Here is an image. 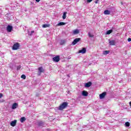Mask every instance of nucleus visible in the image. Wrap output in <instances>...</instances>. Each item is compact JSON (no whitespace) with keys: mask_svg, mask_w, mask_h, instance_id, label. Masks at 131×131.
<instances>
[{"mask_svg":"<svg viewBox=\"0 0 131 131\" xmlns=\"http://www.w3.org/2000/svg\"><path fill=\"white\" fill-rule=\"evenodd\" d=\"M38 125L39 126H43V125H45V123H43V122H39L38 123Z\"/></svg>","mask_w":131,"mask_h":131,"instance_id":"a211bd4d","label":"nucleus"},{"mask_svg":"<svg viewBox=\"0 0 131 131\" xmlns=\"http://www.w3.org/2000/svg\"><path fill=\"white\" fill-rule=\"evenodd\" d=\"M73 33L74 35L78 34L79 33V30L78 29L75 30L73 31Z\"/></svg>","mask_w":131,"mask_h":131,"instance_id":"2eb2a0df","label":"nucleus"},{"mask_svg":"<svg viewBox=\"0 0 131 131\" xmlns=\"http://www.w3.org/2000/svg\"><path fill=\"white\" fill-rule=\"evenodd\" d=\"M81 38H75L73 41L72 42V45L73 46H75V44L77 43V42H78V41H79L80 40H81Z\"/></svg>","mask_w":131,"mask_h":131,"instance_id":"20e7f679","label":"nucleus"},{"mask_svg":"<svg viewBox=\"0 0 131 131\" xmlns=\"http://www.w3.org/2000/svg\"><path fill=\"white\" fill-rule=\"evenodd\" d=\"M105 96H106V92H103L99 95V98L100 99H104V98H105Z\"/></svg>","mask_w":131,"mask_h":131,"instance_id":"9b49d317","label":"nucleus"},{"mask_svg":"<svg viewBox=\"0 0 131 131\" xmlns=\"http://www.w3.org/2000/svg\"><path fill=\"white\" fill-rule=\"evenodd\" d=\"M25 120H26V118H25V117H21L20 118V122H21V123L24 122V121H25Z\"/></svg>","mask_w":131,"mask_h":131,"instance_id":"aec40b11","label":"nucleus"},{"mask_svg":"<svg viewBox=\"0 0 131 131\" xmlns=\"http://www.w3.org/2000/svg\"><path fill=\"white\" fill-rule=\"evenodd\" d=\"M31 33H32H32H34V31H32L31 32Z\"/></svg>","mask_w":131,"mask_h":131,"instance_id":"473e14b6","label":"nucleus"},{"mask_svg":"<svg viewBox=\"0 0 131 131\" xmlns=\"http://www.w3.org/2000/svg\"><path fill=\"white\" fill-rule=\"evenodd\" d=\"M125 126H127V127L129 126V125H130L129 122H126L125 123Z\"/></svg>","mask_w":131,"mask_h":131,"instance_id":"393cba45","label":"nucleus"},{"mask_svg":"<svg viewBox=\"0 0 131 131\" xmlns=\"http://www.w3.org/2000/svg\"><path fill=\"white\" fill-rule=\"evenodd\" d=\"M21 69V66H18L17 68V70H20Z\"/></svg>","mask_w":131,"mask_h":131,"instance_id":"bb28decb","label":"nucleus"},{"mask_svg":"<svg viewBox=\"0 0 131 131\" xmlns=\"http://www.w3.org/2000/svg\"><path fill=\"white\" fill-rule=\"evenodd\" d=\"M104 15H110V11L106 10L104 11Z\"/></svg>","mask_w":131,"mask_h":131,"instance_id":"f3484780","label":"nucleus"},{"mask_svg":"<svg viewBox=\"0 0 131 131\" xmlns=\"http://www.w3.org/2000/svg\"><path fill=\"white\" fill-rule=\"evenodd\" d=\"M43 28H47V27H49V25L45 24L42 26Z\"/></svg>","mask_w":131,"mask_h":131,"instance_id":"b1692460","label":"nucleus"},{"mask_svg":"<svg viewBox=\"0 0 131 131\" xmlns=\"http://www.w3.org/2000/svg\"><path fill=\"white\" fill-rule=\"evenodd\" d=\"M12 30H13V26L8 25L7 27V31L8 32H11Z\"/></svg>","mask_w":131,"mask_h":131,"instance_id":"423d86ee","label":"nucleus"},{"mask_svg":"<svg viewBox=\"0 0 131 131\" xmlns=\"http://www.w3.org/2000/svg\"><path fill=\"white\" fill-rule=\"evenodd\" d=\"M53 61H54V62H59L60 61V56H56L55 57H53Z\"/></svg>","mask_w":131,"mask_h":131,"instance_id":"0eeeda50","label":"nucleus"},{"mask_svg":"<svg viewBox=\"0 0 131 131\" xmlns=\"http://www.w3.org/2000/svg\"><path fill=\"white\" fill-rule=\"evenodd\" d=\"M62 25H66V23L60 22L56 25V26H62Z\"/></svg>","mask_w":131,"mask_h":131,"instance_id":"ddd939ff","label":"nucleus"},{"mask_svg":"<svg viewBox=\"0 0 131 131\" xmlns=\"http://www.w3.org/2000/svg\"><path fill=\"white\" fill-rule=\"evenodd\" d=\"M82 95L84 97H88V96H89V93L85 91H83L82 92Z\"/></svg>","mask_w":131,"mask_h":131,"instance_id":"f8f14e48","label":"nucleus"},{"mask_svg":"<svg viewBox=\"0 0 131 131\" xmlns=\"http://www.w3.org/2000/svg\"><path fill=\"white\" fill-rule=\"evenodd\" d=\"M93 2V0H87V3H91Z\"/></svg>","mask_w":131,"mask_h":131,"instance_id":"cd10ccee","label":"nucleus"},{"mask_svg":"<svg viewBox=\"0 0 131 131\" xmlns=\"http://www.w3.org/2000/svg\"><path fill=\"white\" fill-rule=\"evenodd\" d=\"M66 15H67V12H63V16H62V19L63 20H65V19H66V17H67Z\"/></svg>","mask_w":131,"mask_h":131,"instance_id":"dca6fc26","label":"nucleus"},{"mask_svg":"<svg viewBox=\"0 0 131 131\" xmlns=\"http://www.w3.org/2000/svg\"><path fill=\"white\" fill-rule=\"evenodd\" d=\"M19 48H20V44L18 42H16L14 44L12 47V50H13V51H16V50H18Z\"/></svg>","mask_w":131,"mask_h":131,"instance_id":"f03ea898","label":"nucleus"},{"mask_svg":"<svg viewBox=\"0 0 131 131\" xmlns=\"http://www.w3.org/2000/svg\"><path fill=\"white\" fill-rule=\"evenodd\" d=\"M113 32V30H110L106 31V34H110L111 33H112Z\"/></svg>","mask_w":131,"mask_h":131,"instance_id":"412c9836","label":"nucleus"},{"mask_svg":"<svg viewBox=\"0 0 131 131\" xmlns=\"http://www.w3.org/2000/svg\"><path fill=\"white\" fill-rule=\"evenodd\" d=\"M109 53H110V51L106 50V51H103V55H108V54H109Z\"/></svg>","mask_w":131,"mask_h":131,"instance_id":"6ab92c4d","label":"nucleus"},{"mask_svg":"<svg viewBox=\"0 0 131 131\" xmlns=\"http://www.w3.org/2000/svg\"><path fill=\"white\" fill-rule=\"evenodd\" d=\"M18 103L15 102L12 104L11 108L12 110H15V109H16L18 107Z\"/></svg>","mask_w":131,"mask_h":131,"instance_id":"6e6552de","label":"nucleus"},{"mask_svg":"<svg viewBox=\"0 0 131 131\" xmlns=\"http://www.w3.org/2000/svg\"><path fill=\"white\" fill-rule=\"evenodd\" d=\"M86 53V49L85 48H83L81 50H79V54H85Z\"/></svg>","mask_w":131,"mask_h":131,"instance_id":"39448f33","label":"nucleus"},{"mask_svg":"<svg viewBox=\"0 0 131 131\" xmlns=\"http://www.w3.org/2000/svg\"><path fill=\"white\" fill-rule=\"evenodd\" d=\"M128 41H131V38H128L127 39Z\"/></svg>","mask_w":131,"mask_h":131,"instance_id":"7c9ffc66","label":"nucleus"},{"mask_svg":"<svg viewBox=\"0 0 131 131\" xmlns=\"http://www.w3.org/2000/svg\"><path fill=\"white\" fill-rule=\"evenodd\" d=\"M67 106H68V103L64 102L58 107V110H63L65 109Z\"/></svg>","mask_w":131,"mask_h":131,"instance_id":"f257e3e1","label":"nucleus"},{"mask_svg":"<svg viewBox=\"0 0 131 131\" xmlns=\"http://www.w3.org/2000/svg\"><path fill=\"white\" fill-rule=\"evenodd\" d=\"M3 97V94L0 93V99H1Z\"/></svg>","mask_w":131,"mask_h":131,"instance_id":"c756f323","label":"nucleus"},{"mask_svg":"<svg viewBox=\"0 0 131 131\" xmlns=\"http://www.w3.org/2000/svg\"><path fill=\"white\" fill-rule=\"evenodd\" d=\"M28 34H29V35H30V36H31V35H32V33H31V32H28Z\"/></svg>","mask_w":131,"mask_h":131,"instance_id":"c85d7f7f","label":"nucleus"},{"mask_svg":"<svg viewBox=\"0 0 131 131\" xmlns=\"http://www.w3.org/2000/svg\"><path fill=\"white\" fill-rule=\"evenodd\" d=\"M91 85H92V82H89L85 83V88H90V86H91Z\"/></svg>","mask_w":131,"mask_h":131,"instance_id":"4468645a","label":"nucleus"},{"mask_svg":"<svg viewBox=\"0 0 131 131\" xmlns=\"http://www.w3.org/2000/svg\"><path fill=\"white\" fill-rule=\"evenodd\" d=\"M129 105H130V107H131V101H130V102H129Z\"/></svg>","mask_w":131,"mask_h":131,"instance_id":"72a5a7b5","label":"nucleus"},{"mask_svg":"<svg viewBox=\"0 0 131 131\" xmlns=\"http://www.w3.org/2000/svg\"><path fill=\"white\" fill-rule=\"evenodd\" d=\"M68 76L69 77V75H68Z\"/></svg>","mask_w":131,"mask_h":131,"instance_id":"c9c22d12","label":"nucleus"},{"mask_svg":"<svg viewBox=\"0 0 131 131\" xmlns=\"http://www.w3.org/2000/svg\"><path fill=\"white\" fill-rule=\"evenodd\" d=\"M37 3H39L40 2V0H35Z\"/></svg>","mask_w":131,"mask_h":131,"instance_id":"2f4dec72","label":"nucleus"},{"mask_svg":"<svg viewBox=\"0 0 131 131\" xmlns=\"http://www.w3.org/2000/svg\"><path fill=\"white\" fill-rule=\"evenodd\" d=\"M95 4H98V1H96Z\"/></svg>","mask_w":131,"mask_h":131,"instance_id":"f704fd0d","label":"nucleus"},{"mask_svg":"<svg viewBox=\"0 0 131 131\" xmlns=\"http://www.w3.org/2000/svg\"><path fill=\"white\" fill-rule=\"evenodd\" d=\"M109 40V43L110 46H115L116 42H115V40Z\"/></svg>","mask_w":131,"mask_h":131,"instance_id":"1a4fd4ad","label":"nucleus"},{"mask_svg":"<svg viewBox=\"0 0 131 131\" xmlns=\"http://www.w3.org/2000/svg\"><path fill=\"white\" fill-rule=\"evenodd\" d=\"M88 35H89V37H94V35L92 34L90 32L88 33Z\"/></svg>","mask_w":131,"mask_h":131,"instance_id":"5701e85b","label":"nucleus"},{"mask_svg":"<svg viewBox=\"0 0 131 131\" xmlns=\"http://www.w3.org/2000/svg\"><path fill=\"white\" fill-rule=\"evenodd\" d=\"M21 78H23V79H25L26 78V76H25V75H22L21 76Z\"/></svg>","mask_w":131,"mask_h":131,"instance_id":"a878e982","label":"nucleus"},{"mask_svg":"<svg viewBox=\"0 0 131 131\" xmlns=\"http://www.w3.org/2000/svg\"><path fill=\"white\" fill-rule=\"evenodd\" d=\"M43 68H42V67H40L38 68V75H40V74H41V73H43Z\"/></svg>","mask_w":131,"mask_h":131,"instance_id":"7ed1b4c3","label":"nucleus"},{"mask_svg":"<svg viewBox=\"0 0 131 131\" xmlns=\"http://www.w3.org/2000/svg\"><path fill=\"white\" fill-rule=\"evenodd\" d=\"M17 123V120H14V121H12L11 123H10V125L11 126H16V124Z\"/></svg>","mask_w":131,"mask_h":131,"instance_id":"9d476101","label":"nucleus"},{"mask_svg":"<svg viewBox=\"0 0 131 131\" xmlns=\"http://www.w3.org/2000/svg\"><path fill=\"white\" fill-rule=\"evenodd\" d=\"M66 42V40L65 39L60 40V45H64Z\"/></svg>","mask_w":131,"mask_h":131,"instance_id":"4be33fe9","label":"nucleus"}]
</instances>
